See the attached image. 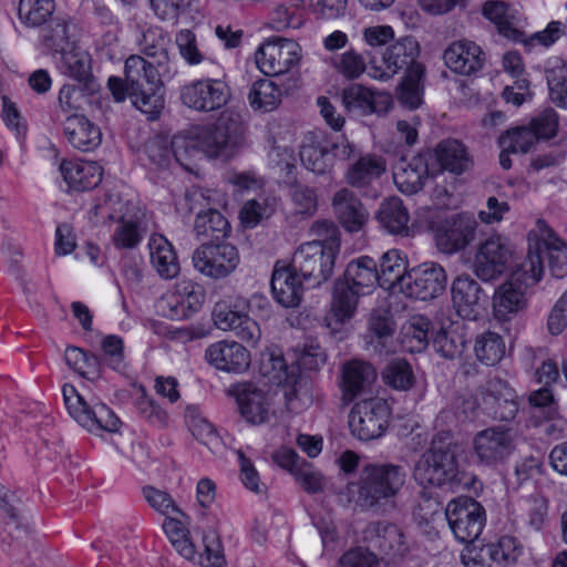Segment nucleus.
Returning a JSON list of instances; mask_svg holds the SVG:
<instances>
[{"label": "nucleus", "mask_w": 567, "mask_h": 567, "mask_svg": "<svg viewBox=\"0 0 567 567\" xmlns=\"http://www.w3.org/2000/svg\"><path fill=\"white\" fill-rule=\"evenodd\" d=\"M282 386L285 405L288 412L299 413L311 403L307 381L300 375H292V380L282 384Z\"/></svg>", "instance_id": "864d4df0"}, {"label": "nucleus", "mask_w": 567, "mask_h": 567, "mask_svg": "<svg viewBox=\"0 0 567 567\" xmlns=\"http://www.w3.org/2000/svg\"><path fill=\"white\" fill-rule=\"evenodd\" d=\"M204 301L203 288L195 290L184 299L174 296H165L161 303V310L165 317L171 319H181L188 317L189 313L197 311Z\"/></svg>", "instance_id": "de8ad7c7"}, {"label": "nucleus", "mask_w": 567, "mask_h": 567, "mask_svg": "<svg viewBox=\"0 0 567 567\" xmlns=\"http://www.w3.org/2000/svg\"><path fill=\"white\" fill-rule=\"evenodd\" d=\"M425 68L423 64H414L409 73H405L399 87V100L410 109H416L422 103L423 82Z\"/></svg>", "instance_id": "37998d69"}, {"label": "nucleus", "mask_w": 567, "mask_h": 567, "mask_svg": "<svg viewBox=\"0 0 567 567\" xmlns=\"http://www.w3.org/2000/svg\"><path fill=\"white\" fill-rule=\"evenodd\" d=\"M143 492L150 506L156 512L166 516V518L174 515L186 517V515L177 507L168 493L151 486L145 487Z\"/></svg>", "instance_id": "69168bd1"}, {"label": "nucleus", "mask_w": 567, "mask_h": 567, "mask_svg": "<svg viewBox=\"0 0 567 567\" xmlns=\"http://www.w3.org/2000/svg\"><path fill=\"white\" fill-rule=\"evenodd\" d=\"M377 99L382 103L391 104L386 94L374 93L368 87L354 83L342 91V103L349 111H358L361 114H371L378 112Z\"/></svg>", "instance_id": "f704fd0d"}, {"label": "nucleus", "mask_w": 567, "mask_h": 567, "mask_svg": "<svg viewBox=\"0 0 567 567\" xmlns=\"http://www.w3.org/2000/svg\"><path fill=\"white\" fill-rule=\"evenodd\" d=\"M406 473L392 463H369L361 470L357 482L348 483L338 494V502L346 508L385 514L393 511L395 498L403 488Z\"/></svg>", "instance_id": "f257e3e1"}, {"label": "nucleus", "mask_w": 567, "mask_h": 567, "mask_svg": "<svg viewBox=\"0 0 567 567\" xmlns=\"http://www.w3.org/2000/svg\"><path fill=\"white\" fill-rule=\"evenodd\" d=\"M477 221L466 213L451 215L436 229V244L441 251L453 254L463 250L476 237Z\"/></svg>", "instance_id": "a211bd4d"}, {"label": "nucleus", "mask_w": 567, "mask_h": 567, "mask_svg": "<svg viewBox=\"0 0 567 567\" xmlns=\"http://www.w3.org/2000/svg\"><path fill=\"white\" fill-rule=\"evenodd\" d=\"M513 250L505 238L494 235L482 241L474 259V271L484 281L496 279L508 268Z\"/></svg>", "instance_id": "f3484780"}, {"label": "nucleus", "mask_w": 567, "mask_h": 567, "mask_svg": "<svg viewBox=\"0 0 567 567\" xmlns=\"http://www.w3.org/2000/svg\"><path fill=\"white\" fill-rule=\"evenodd\" d=\"M107 218L115 221V228L112 234V243L118 249H132L136 247L141 239L142 233L140 225L134 219H127L124 216L116 217L107 214Z\"/></svg>", "instance_id": "8fccbe9b"}, {"label": "nucleus", "mask_w": 567, "mask_h": 567, "mask_svg": "<svg viewBox=\"0 0 567 567\" xmlns=\"http://www.w3.org/2000/svg\"><path fill=\"white\" fill-rule=\"evenodd\" d=\"M382 375L385 383L396 390H408L414 381L412 368L403 359L392 360L383 370Z\"/></svg>", "instance_id": "bf43d9fd"}, {"label": "nucleus", "mask_w": 567, "mask_h": 567, "mask_svg": "<svg viewBox=\"0 0 567 567\" xmlns=\"http://www.w3.org/2000/svg\"><path fill=\"white\" fill-rule=\"evenodd\" d=\"M420 53L419 43L411 37H404L389 45L380 59L370 58V76L386 81L404 70L409 73L414 64H421L416 61Z\"/></svg>", "instance_id": "f8f14e48"}, {"label": "nucleus", "mask_w": 567, "mask_h": 567, "mask_svg": "<svg viewBox=\"0 0 567 567\" xmlns=\"http://www.w3.org/2000/svg\"><path fill=\"white\" fill-rule=\"evenodd\" d=\"M390 408L385 400L372 398L359 401L349 415V426L361 441L381 437L389 425Z\"/></svg>", "instance_id": "9b49d317"}, {"label": "nucleus", "mask_w": 567, "mask_h": 567, "mask_svg": "<svg viewBox=\"0 0 567 567\" xmlns=\"http://www.w3.org/2000/svg\"><path fill=\"white\" fill-rule=\"evenodd\" d=\"M331 206L337 220L349 233L360 231L369 219V213L361 200L347 187L333 194Z\"/></svg>", "instance_id": "5701e85b"}, {"label": "nucleus", "mask_w": 567, "mask_h": 567, "mask_svg": "<svg viewBox=\"0 0 567 567\" xmlns=\"http://www.w3.org/2000/svg\"><path fill=\"white\" fill-rule=\"evenodd\" d=\"M516 440L515 430L507 425H493L476 432L472 439L475 463L489 470L498 468L515 452Z\"/></svg>", "instance_id": "0eeeda50"}, {"label": "nucleus", "mask_w": 567, "mask_h": 567, "mask_svg": "<svg viewBox=\"0 0 567 567\" xmlns=\"http://www.w3.org/2000/svg\"><path fill=\"white\" fill-rule=\"evenodd\" d=\"M545 73L551 102L567 109V63L554 58L548 61Z\"/></svg>", "instance_id": "79ce46f5"}, {"label": "nucleus", "mask_w": 567, "mask_h": 567, "mask_svg": "<svg viewBox=\"0 0 567 567\" xmlns=\"http://www.w3.org/2000/svg\"><path fill=\"white\" fill-rule=\"evenodd\" d=\"M281 96L282 92L275 82L260 79L251 85L248 100L254 110L271 112L280 105Z\"/></svg>", "instance_id": "a19ab883"}, {"label": "nucleus", "mask_w": 567, "mask_h": 567, "mask_svg": "<svg viewBox=\"0 0 567 567\" xmlns=\"http://www.w3.org/2000/svg\"><path fill=\"white\" fill-rule=\"evenodd\" d=\"M241 416L249 423L259 425L275 416L274 398L252 383H241L233 388Z\"/></svg>", "instance_id": "6ab92c4d"}, {"label": "nucleus", "mask_w": 567, "mask_h": 567, "mask_svg": "<svg viewBox=\"0 0 567 567\" xmlns=\"http://www.w3.org/2000/svg\"><path fill=\"white\" fill-rule=\"evenodd\" d=\"M362 539L385 556L395 557L405 550L403 535L392 524L380 522L368 524L362 532Z\"/></svg>", "instance_id": "393cba45"}, {"label": "nucleus", "mask_w": 567, "mask_h": 567, "mask_svg": "<svg viewBox=\"0 0 567 567\" xmlns=\"http://www.w3.org/2000/svg\"><path fill=\"white\" fill-rule=\"evenodd\" d=\"M302 165L317 175H326L332 171L333 161L329 145L311 142L303 144L300 150Z\"/></svg>", "instance_id": "c03bdc74"}, {"label": "nucleus", "mask_w": 567, "mask_h": 567, "mask_svg": "<svg viewBox=\"0 0 567 567\" xmlns=\"http://www.w3.org/2000/svg\"><path fill=\"white\" fill-rule=\"evenodd\" d=\"M529 275H524L522 264L511 279L498 287L493 298V308L498 318H506L526 306L525 289L533 285L529 280L528 284L525 281Z\"/></svg>", "instance_id": "412c9836"}, {"label": "nucleus", "mask_w": 567, "mask_h": 567, "mask_svg": "<svg viewBox=\"0 0 567 567\" xmlns=\"http://www.w3.org/2000/svg\"><path fill=\"white\" fill-rule=\"evenodd\" d=\"M430 326L431 322L427 318L415 316L404 327L403 342L409 344L410 351L420 352L426 347Z\"/></svg>", "instance_id": "13d9d810"}, {"label": "nucleus", "mask_w": 567, "mask_h": 567, "mask_svg": "<svg viewBox=\"0 0 567 567\" xmlns=\"http://www.w3.org/2000/svg\"><path fill=\"white\" fill-rule=\"evenodd\" d=\"M332 66L348 80L359 79L367 70L364 58L354 49H349L332 59Z\"/></svg>", "instance_id": "052dcab7"}, {"label": "nucleus", "mask_w": 567, "mask_h": 567, "mask_svg": "<svg viewBox=\"0 0 567 567\" xmlns=\"http://www.w3.org/2000/svg\"><path fill=\"white\" fill-rule=\"evenodd\" d=\"M188 427L193 436L205 445L210 452L216 453L220 450L223 442L213 424L199 415L188 417Z\"/></svg>", "instance_id": "4d7b16f0"}, {"label": "nucleus", "mask_w": 567, "mask_h": 567, "mask_svg": "<svg viewBox=\"0 0 567 567\" xmlns=\"http://www.w3.org/2000/svg\"><path fill=\"white\" fill-rule=\"evenodd\" d=\"M528 254L523 262L525 279L530 284H537L544 274L543 254L548 260V268L556 278L567 275V243H565L554 229L544 220L538 219L528 233Z\"/></svg>", "instance_id": "20e7f679"}, {"label": "nucleus", "mask_w": 567, "mask_h": 567, "mask_svg": "<svg viewBox=\"0 0 567 567\" xmlns=\"http://www.w3.org/2000/svg\"><path fill=\"white\" fill-rule=\"evenodd\" d=\"M444 268L436 262H423L406 271L401 278V292L420 300L437 298L446 288Z\"/></svg>", "instance_id": "4468645a"}, {"label": "nucleus", "mask_w": 567, "mask_h": 567, "mask_svg": "<svg viewBox=\"0 0 567 567\" xmlns=\"http://www.w3.org/2000/svg\"><path fill=\"white\" fill-rule=\"evenodd\" d=\"M413 477L422 486L453 489L461 483L460 465L455 449L451 445L432 446L414 465Z\"/></svg>", "instance_id": "423d86ee"}, {"label": "nucleus", "mask_w": 567, "mask_h": 567, "mask_svg": "<svg viewBox=\"0 0 567 567\" xmlns=\"http://www.w3.org/2000/svg\"><path fill=\"white\" fill-rule=\"evenodd\" d=\"M375 379L377 371L369 362L354 359L342 367V386L350 399L363 392Z\"/></svg>", "instance_id": "2f4dec72"}, {"label": "nucleus", "mask_w": 567, "mask_h": 567, "mask_svg": "<svg viewBox=\"0 0 567 567\" xmlns=\"http://www.w3.org/2000/svg\"><path fill=\"white\" fill-rule=\"evenodd\" d=\"M61 174L70 188L84 192L96 187L102 181V167L95 162L62 161Z\"/></svg>", "instance_id": "c85d7f7f"}, {"label": "nucleus", "mask_w": 567, "mask_h": 567, "mask_svg": "<svg viewBox=\"0 0 567 567\" xmlns=\"http://www.w3.org/2000/svg\"><path fill=\"white\" fill-rule=\"evenodd\" d=\"M171 145L174 164H178L187 172H195L202 153L194 130L175 135L171 140Z\"/></svg>", "instance_id": "c9c22d12"}, {"label": "nucleus", "mask_w": 567, "mask_h": 567, "mask_svg": "<svg viewBox=\"0 0 567 567\" xmlns=\"http://www.w3.org/2000/svg\"><path fill=\"white\" fill-rule=\"evenodd\" d=\"M168 47L169 40L159 29H147L140 40L141 52L148 59L144 61L155 70L166 68L169 61Z\"/></svg>", "instance_id": "e433bc0d"}, {"label": "nucleus", "mask_w": 567, "mask_h": 567, "mask_svg": "<svg viewBox=\"0 0 567 567\" xmlns=\"http://www.w3.org/2000/svg\"><path fill=\"white\" fill-rule=\"evenodd\" d=\"M237 248L227 243H205L193 254V265L196 270L213 279L226 278L239 265Z\"/></svg>", "instance_id": "2eb2a0df"}, {"label": "nucleus", "mask_w": 567, "mask_h": 567, "mask_svg": "<svg viewBox=\"0 0 567 567\" xmlns=\"http://www.w3.org/2000/svg\"><path fill=\"white\" fill-rule=\"evenodd\" d=\"M54 0H20L19 18L27 27H41L54 12Z\"/></svg>", "instance_id": "09e8293b"}, {"label": "nucleus", "mask_w": 567, "mask_h": 567, "mask_svg": "<svg viewBox=\"0 0 567 567\" xmlns=\"http://www.w3.org/2000/svg\"><path fill=\"white\" fill-rule=\"evenodd\" d=\"M231 97L229 85L220 79H200L181 89L182 103L198 112H213L224 107Z\"/></svg>", "instance_id": "dca6fc26"}, {"label": "nucleus", "mask_w": 567, "mask_h": 567, "mask_svg": "<svg viewBox=\"0 0 567 567\" xmlns=\"http://www.w3.org/2000/svg\"><path fill=\"white\" fill-rule=\"evenodd\" d=\"M271 290L275 299L285 308L299 306L302 297L300 275L293 267H276L271 277Z\"/></svg>", "instance_id": "bb28decb"}, {"label": "nucleus", "mask_w": 567, "mask_h": 567, "mask_svg": "<svg viewBox=\"0 0 567 567\" xmlns=\"http://www.w3.org/2000/svg\"><path fill=\"white\" fill-rule=\"evenodd\" d=\"M429 176L427 164L421 156L402 162L393 173V181L401 193L413 195L422 189Z\"/></svg>", "instance_id": "473e14b6"}, {"label": "nucleus", "mask_w": 567, "mask_h": 567, "mask_svg": "<svg viewBox=\"0 0 567 567\" xmlns=\"http://www.w3.org/2000/svg\"><path fill=\"white\" fill-rule=\"evenodd\" d=\"M163 528L171 544L181 556L188 560L196 557V548L189 537V530L177 515L166 518Z\"/></svg>", "instance_id": "49530a36"}, {"label": "nucleus", "mask_w": 567, "mask_h": 567, "mask_svg": "<svg viewBox=\"0 0 567 567\" xmlns=\"http://www.w3.org/2000/svg\"><path fill=\"white\" fill-rule=\"evenodd\" d=\"M528 126L535 133L537 141L553 138L558 132V114L554 109L547 107L534 116Z\"/></svg>", "instance_id": "e2e57ef3"}, {"label": "nucleus", "mask_w": 567, "mask_h": 567, "mask_svg": "<svg viewBox=\"0 0 567 567\" xmlns=\"http://www.w3.org/2000/svg\"><path fill=\"white\" fill-rule=\"evenodd\" d=\"M255 59L258 69L265 75H284L300 65L302 49L299 43L291 39L272 38L258 48Z\"/></svg>", "instance_id": "9d476101"}, {"label": "nucleus", "mask_w": 567, "mask_h": 567, "mask_svg": "<svg viewBox=\"0 0 567 567\" xmlns=\"http://www.w3.org/2000/svg\"><path fill=\"white\" fill-rule=\"evenodd\" d=\"M537 138L533 130L528 125L516 126L505 131L498 138L502 148L513 154H526L537 143Z\"/></svg>", "instance_id": "603ef678"}, {"label": "nucleus", "mask_w": 567, "mask_h": 567, "mask_svg": "<svg viewBox=\"0 0 567 567\" xmlns=\"http://www.w3.org/2000/svg\"><path fill=\"white\" fill-rule=\"evenodd\" d=\"M194 230L199 239L218 241L230 231L228 220L216 209H207L197 214Z\"/></svg>", "instance_id": "58836bf2"}, {"label": "nucleus", "mask_w": 567, "mask_h": 567, "mask_svg": "<svg viewBox=\"0 0 567 567\" xmlns=\"http://www.w3.org/2000/svg\"><path fill=\"white\" fill-rule=\"evenodd\" d=\"M406 260L398 249L385 251L380 258L378 268L379 285L390 289L398 285L401 289V278L405 275Z\"/></svg>", "instance_id": "ea45409f"}, {"label": "nucleus", "mask_w": 567, "mask_h": 567, "mask_svg": "<svg viewBox=\"0 0 567 567\" xmlns=\"http://www.w3.org/2000/svg\"><path fill=\"white\" fill-rule=\"evenodd\" d=\"M151 262L156 272L164 279L175 278L181 270L179 262L172 244L162 235H154L150 243Z\"/></svg>", "instance_id": "7c9ffc66"}, {"label": "nucleus", "mask_w": 567, "mask_h": 567, "mask_svg": "<svg viewBox=\"0 0 567 567\" xmlns=\"http://www.w3.org/2000/svg\"><path fill=\"white\" fill-rule=\"evenodd\" d=\"M474 351L478 361L495 365L505 355V343L498 333L487 331L477 337Z\"/></svg>", "instance_id": "3c124183"}, {"label": "nucleus", "mask_w": 567, "mask_h": 567, "mask_svg": "<svg viewBox=\"0 0 567 567\" xmlns=\"http://www.w3.org/2000/svg\"><path fill=\"white\" fill-rule=\"evenodd\" d=\"M434 350L444 359L455 360L462 357L466 341L457 327L440 329L433 339Z\"/></svg>", "instance_id": "a18cd8bd"}, {"label": "nucleus", "mask_w": 567, "mask_h": 567, "mask_svg": "<svg viewBox=\"0 0 567 567\" xmlns=\"http://www.w3.org/2000/svg\"><path fill=\"white\" fill-rule=\"evenodd\" d=\"M452 298L457 311L465 318L476 319L481 307L482 289L470 275H460L452 285Z\"/></svg>", "instance_id": "c756f323"}, {"label": "nucleus", "mask_w": 567, "mask_h": 567, "mask_svg": "<svg viewBox=\"0 0 567 567\" xmlns=\"http://www.w3.org/2000/svg\"><path fill=\"white\" fill-rule=\"evenodd\" d=\"M381 226L393 235H408L410 216L399 197H390L382 202L377 214Z\"/></svg>", "instance_id": "72a5a7b5"}, {"label": "nucleus", "mask_w": 567, "mask_h": 567, "mask_svg": "<svg viewBox=\"0 0 567 567\" xmlns=\"http://www.w3.org/2000/svg\"><path fill=\"white\" fill-rule=\"evenodd\" d=\"M378 279V265L369 256H362L348 264L341 278L334 282L330 310L324 317L327 328L337 331L338 327L351 319L359 298L370 293Z\"/></svg>", "instance_id": "f03ea898"}, {"label": "nucleus", "mask_w": 567, "mask_h": 567, "mask_svg": "<svg viewBox=\"0 0 567 567\" xmlns=\"http://www.w3.org/2000/svg\"><path fill=\"white\" fill-rule=\"evenodd\" d=\"M43 44L54 52H65L70 47L68 24L63 20H54L42 35Z\"/></svg>", "instance_id": "774afa93"}, {"label": "nucleus", "mask_w": 567, "mask_h": 567, "mask_svg": "<svg viewBox=\"0 0 567 567\" xmlns=\"http://www.w3.org/2000/svg\"><path fill=\"white\" fill-rule=\"evenodd\" d=\"M295 213L302 216H311L318 207V197L315 189L305 185H293L290 190Z\"/></svg>", "instance_id": "338daca9"}, {"label": "nucleus", "mask_w": 567, "mask_h": 567, "mask_svg": "<svg viewBox=\"0 0 567 567\" xmlns=\"http://www.w3.org/2000/svg\"><path fill=\"white\" fill-rule=\"evenodd\" d=\"M63 72L80 82L86 81L91 75V60L84 52H63Z\"/></svg>", "instance_id": "0e129e2a"}, {"label": "nucleus", "mask_w": 567, "mask_h": 567, "mask_svg": "<svg viewBox=\"0 0 567 567\" xmlns=\"http://www.w3.org/2000/svg\"><path fill=\"white\" fill-rule=\"evenodd\" d=\"M482 16L494 24L497 32L513 41H524L525 32L520 30V12L513 4L502 0H487L482 4Z\"/></svg>", "instance_id": "aec40b11"}, {"label": "nucleus", "mask_w": 567, "mask_h": 567, "mask_svg": "<svg viewBox=\"0 0 567 567\" xmlns=\"http://www.w3.org/2000/svg\"><path fill=\"white\" fill-rule=\"evenodd\" d=\"M248 307V302L244 298H236L234 302L219 301L213 310V319L217 328L227 331L228 328H236L234 320H243L241 316Z\"/></svg>", "instance_id": "5fc2aeb1"}, {"label": "nucleus", "mask_w": 567, "mask_h": 567, "mask_svg": "<svg viewBox=\"0 0 567 567\" xmlns=\"http://www.w3.org/2000/svg\"><path fill=\"white\" fill-rule=\"evenodd\" d=\"M62 393L70 416L86 431L97 434L101 431L114 433L120 429V419L105 404L90 405L71 384H64Z\"/></svg>", "instance_id": "1a4fd4ad"}, {"label": "nucleus", "mask_w": 567, "mask_h": 567, "mask_svg": "<svg viewBox=\"0 0 567 567\" xmlns=\"http://www.w3.org/2000/svg\"><path fill=\"white\" fill-rule=\"evenodd\" d=\"M145 153L155 169L166 171L174 165L171 141L166 137L151 138L145 145Z\"/></svg>", "instance_id": "6e6d98bb"}, {"label": "nucleus", "mask_w": 567, "mask_h": 567, "mask_svg": "<svg viewBox=\"0 0 567 567\" xmlns=\"http://www.w3.org/2000/svg\"><path fill=\"white\" fill-rule=\"evenodd\" d=\"M311 230L321 239L300 245L293 254L291 266L307 286L317 287L332 276L340 251V233L329 220L316 221Z\"/></svg>", "instance_id": "7ed1b4c3"}, {"label": "nucleus", "mask_w": 567, "mask_h": 567, "mask_svg": "<svg viewBox=\"0 0 567 567\" xmlns=\"http://www.w3.org/2000/svg\"><path fill=\"white\" fill-rule=\"evenodd\" d=\"M449 526L461 543H472L481 535L485 525L483 506L471 497H457L445 509Z\"/></svg>", "instance_id": "ddd939ff"}, {"label": "nucleus", "mask_w": 567, "mask_h": 567, "mask_svg": "<svg viewBox=\"0 0 567 567\" xmlns=\"http://www.w3.org/2000/svg\"><path fill=\"white\" fill-rule=\"evenodd\" d=\"M64 135L69 143L82 152L96 148L102 142V133L86 116L72 113L63 123Z\"/></svg>", "instance_id": "a878e982"}, {"label": "nucleus", "mask_w": 567, "mask_h": 567, "mask_svg": "<svg viewBox=\"0 0 567 567\" xmlns=\"http://www.w3.org/2000/svg\"><path fill=\"white\" fill-rule=\"evenodd\" d=\"M446 66L454 73L471 75L483 68L484 53L480 45L467 40L455 41L444 51Z\"/></svg>", "instance_id": "b1692460"}, {"label": "nucleus", "mask_w": 567, "mask_h": 567, "mask_svg": "<svg viewBox=\"0 0 567 567\" xmlns=\"http://www.w3.org/2000/svg\"><path fill=\"white\" fill-rule=\"evenodd\" d=\"M436 157L442 168L460 175L472 166L465 146L456 140L441 142L436 147Z\"/></svg>", "instance_id": "4c0bfd02"}, {"label": "nucleus", "mask_w": 567, "mask_h": 567, "mask_svg": "<svg viewBox=\"0 0 567 567\" xmlns=\"http://www.w3.org/2000/svg\"><path fill=\"white\" fill-rule=\"evenodd\" d=\"M202 156L231 158L241 145L239 123L230 115H220L212 125L194 127Z\"/></svg>", "instance_id": "6e6552de"}, {"label": "nucleus", "mask_w": 567, "mask_h": 567, "mask_svg": "<svg viewBox=\"0 0 567 567\" xmlns=\"http://www.w3.org/2000/svg\"><path fill=\"white\" fill-rule=\"evenodd\" d=\"M205 359L217 370L228 373H243L250 365V353L236 341H219L205 351Z\"/></svg>", "instance_id": "4be33fe9"}, {"label": "nucleus", "mask_w": 567, "mask_h": 567, "mask_svg": "<svg viewBox=\"0 0 567 567\" xmlns=\"http://www.w3.org/2000/svg\"><path fill=\"white\" fill-rule=\"evenodd\" d=\"M261 373L269 379L270 382L285 384L292 380V375H298V368L289 370L281 355L269 354L261 362Z\"/></svg>", "instance_id": "680f3d73"}, {"label": "nucleus", "mask_w": 567, "mask_h": 567, "mask_svg": "<svg viewBox=\"0 0 567 567\" xmlns=\"http://www.w3.org/2000/svg\"><path fill=\"white\" fill-rule=\"evenodd\" d=\"M125 74L133 105L150 120L157 118L164 107L161 72L145 62L144 58L131 55L125 61Z\"/></svg>", "instance_id": "39448f33"}, {"label": "nucleus", "mask_w": 567, "mask_h": 567, "mask_svg": "<svg viewBox=\"0 0 567 567\" xmlns=\"http://www.w3.org/2000/svg\"><path fill=\"white\" fill-rule=\"evenodd\" d=\"M386 172L382 156L364 154L352 162L344 173L346 183L353 188H367Z\"/></svg>", "instance_id": "cd10ccee"}]
</instances>
